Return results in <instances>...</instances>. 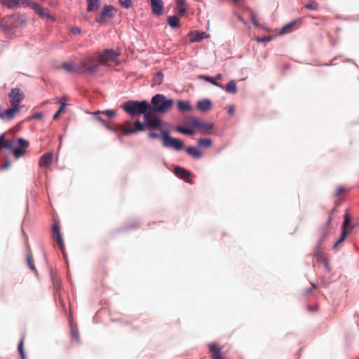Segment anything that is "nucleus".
I'll return each instance as SVG.
<instances>
[{"mask_svg": "<svg viewBox=\"0 0 359 359\" xmlns=\"http://www.w3.org/2000/svg\"><path fill=\"white\" fill-rule=\"evenodd\" d=\"M93 58H87V57L80 63L74 64L72 62H65L62 65V68L67 72L74 74H95L97 72V65L91 64Z\"/></svg>", "mask_w": 359, "mask_h": 359, "instance_id": "1", "label": "nucleus"}, {"mask_svg": "<svg viewBox=\"0 0 359 359\" xmlns=\"http://www.w3.org/2000/svg\"><path fill=\"white\" fill-rule=\"evenodd\" d=\"M134 127H132V121L128 120L124 121L123 124H116L114 126L105 123L103 126L109 131L115 133L118 138H121V135H129L131 134L137 133L140 130H142V126L139 120L135 121Z\"/></svg>", "mask_w": 359, "mask_h": 359, "instance_id": "2", "label": "nucleus"}, {"mask_svg": "<svg viewBox=\"0 0 359 359\" xmlns=\"http://www.w3.org/2000/svg\"><path fill=\"white\" fill-rule=\"evenodd\" d=\"M119 53L114 50L107 49L102 53H97L93 55L87 57V58H93L94 60L91 64L97 65V72L100 65H109L111 62L118 64L117 60Z\"/></svg>", "mask_w": 359, "mask_h": 359, "instance_id": "3", "label": "nucleus"}, {"mask_svg": "<svg viewBox=\"0 0 359 359\" xmlns=\"http://www.w3.org/2000/svg\"><path fill=\"white\" fill-rule=\"evenodd\" d=\"M172 99H167L163 94L155 95L151 100V108L152 111L158 113H166L173 107Z\"/></svg>", "mask_w": 359, "mask_h": 359, "instance_id": "4", "label": "nucleus"}, {"mask_svg": "<svg viewBox=\"0 0 359 359\" xmlns=\"http://www.w3.org/2000/svg\"><path fill=\"white\" fill-rule=\"evenodd\" d=\"M123 110L130 115L144 114L151 106L147 101H128L123 106Z\"/></svg>", "mask_w": 359, "mask_h": 359, "instance_id": "5", "label": "nucleus"}, {"mask_svg": "<svg viewBox=\"0 0 359 359\" xmlns=\"http://www.w3.org/2000/svg\"><path fill=\"white\" fill-rule=\"evenodd\" d=\"M144 123H141L142 126V130H140V131L144 130L145 128H158L161 123V120L158 118L155 114H154L151 109H149L144 114Z\"/></svg>", "mask_w": 359, "mask_h": 359, "instance_id": "6", "label": "nucleus"}, {"mask_svg": "<svg viewBox=\"0 0 359 359\" xmlns=\"http://www.w3.org/2000/svg\"><path fill=\"white\" fill-rule=\"evenodd\" d=\"M163 146L172 148L175 150H181L183 148V142L179 139L171 137L168 131H164L161 135Z\"/></svg>", "mask_w": 359, "mask_h": 359, "instance_id": "7", "label": "nucleus"}, {"mask_svg": "<svg viewBox=\"0 0 359 359\" xmlns=\"http://www.w3.org/2000/svg\"><path fill=\"white\" fill-rule=\"evenodd\" d=\"M351 219V218L350 215L348 212H346L344 215V221L342 226V233L340 236V238L334 244L333 249H336L337 247L346 239L348 233L352 229V227H350Z\"/></svg>", "mask_w": 359, "mask_h": 359, "instance_id": "8", "label": "nucleus"}, {"mask_svg": "<svg viewBox=\"0 0 359 359\" xmlns=\"http://www.w3.org/2000/svg\"><path fill=\"white\" fill-rule=\"evenodd\" d=\"M351 219V218L350 215L348 212H346L344 215V221L342 226V233L340 236V238L334 244L333 249H336L337 247L346 239L348 233L352 229V227H350Z\"/></svg>", "mask_w": 359, "mask_h": 359, "instance_id": "9", "label": "nucleus"}, {"mask_svg": "<svg viewBox=\"0 0 359 359\" xmlns=\"http://www.w3.org/2000/svg\"><path fill=\"white\" fill-rule=\"evenodd\" d=\"M190 126L199 128L202 131L207 132L213 128V123L205 122L203 120L196 116H191L188 119Z\"/></svg>", "mask_w": 359, "mask_h": 359, "instance_id": "10", "label": "nucleus"}, {"mask_svg": "<svg viewBox=\"0 0 359 359\" xmlns=\"http://www.w3.org/2000/svg\"><path fill=\"white\" fill-rule=\"evenodd\" d=\"M9 102L13 107H20L19 104L25 97L24 93L18 88H12L8 94Z\"/></svg>", "mask_w": 359, "mask_h": 359, "instance_id": "11", "label": "nucleus"}, {"mask_svg": "<svg viewBox=\"0 0 359 359\" xmlns=\"http://www.w3.org/2000/svg\"><path fill=\"white\" fill-rule=\"evenodd\" d=\"M52 237L53 239L56 241L61 251H64L65 244L62 238V236L60 232V227L58 223L55 222L52 229Z\"/></svg>", "mask_w": 359, "mask_h": 359, "instance_id": "12", "label": "nucleus"}, {"mask_svg": "<svg viewBox=\"0 0 359 359\" xmlns=\"http://www.w3.org/2000/svg\"><path fill=\"white\" fill-rule=\"evenodd\" d=\"M19 145L13 148V154L15 158H20L23 156L27 151V148L29 146V142L23 138H19L18 140Z\"/></svg>", "mask_w": 359, "mask_h": 359, "instance_id": "13", "label": "nucleus"}, {"mask_svg": "<svg viewBox=\"0 0 359 359\" xmlns=\"http://www.w3.org/2000/svg\"><path fill=\"white\" fill-rule=\"evenodd\" d=\"M116 13V9L112 6H105L103 8L101 15L97 19L99 22H104L114 18Z\"/></svg>", "mask_w": 359, "mask_h": 359, "instance_id": "14", "label": "nucleus"}, {"mask_svg": "<svg viewBox=\"0 0 359 359\" xmlns=\"http://www.w3.org/2000/svg\"><path fill=\"white\" fill-rule=\"evenodd\" d=\"M211 359H226L224 354L222 351V348L215 343L208 344Z\"/></svg>", "mask_w": 359, "mask_h": 359, "instance_id": "15", "label": "nucleus"}, {"mask_svg": "<svg viewBox=\"0 0 359 359\" xmlns=\"http://www.w3.org/2000/svg\"><path fill=\"white\" fill-rule=\"evenodd\" d=\"M332 220V216L331 214L329 215L326 222L320 228L319 233L320 238L319 239L320 243H323L326 237L330 233L331 231V222Z\"/></svg>", "mask_w": 359, "mask_h": 359, "instance_id": "16", "label": "nucleus"}, {"mask_svg": "<svg viewBox=\"0 0 359 359\" xmlns=\"http://www.w3.org/2000/svg\"><path fill=\"white\" fill-rule=\"evenodd\" d=\"M53 158V154L48 152L41 156L39 161V165L40 168H49L52 164Z\"/></svg>", "mask_w": 359, "mask_h": 359, "instance_id": "17", "label": "nucleus"}, {"mask_svg": "<svg viewBox=\"0 0 359 359\" xmlns=\"http://www.w3.org/2000/svg\"><path fill=\"white\" fill-rule=\"evenodd\" d=\"M20 107H13L6 109L5 112H0L1 118H6L7 120H12L17 113L20 111Z\"/></svg>", "mask_w": 359, "mask_h": 359, "instance_id": "18", "label": "nucleus"}, {"mask_svg": "<svg viewBox=\"0 0 359 359\" xmlns=\"http://www.w3.org/2000/svg\"><path fill=\"white\" fill-rule=\"evenodd\" d=\"M175 174L186 182H190L191 174L190 172L180 166H175L174 168Z\"/></svg>", "mask_w": 359, "mask_h": 359, "instance_id": "19", "label": "nucleus"}, {"mask_svg": "<svg viewBox=\"0 0 359 359\" xmlns=\"http://www.w3.org/2000/svg\"><path fill=\"white\" fill-rule=\"evenodd\" d=\"M32 9L41 18H50L55 20V18L49 13L48 9L43 8L38 4H32Z\"/></svg>", "mask_w": 359, "mask_h": 359, "instance_id": "20", "label": "nucleus"}, {"mask_svg": "<svg viewBox=\"0 0 359 359\" xmlns=\"http://www.w3.org/2000/svg\"><path fill=\"white\" fill-rule=\"evenodd\" d=\"M95 119L100 121L103 125L106 123V121L100 116V114H103L109 118L114 117L116 115V112L113 110H106L103 111H97L93 113Z\"/></svg>", "mask_w": 359, "mask_h": 359, "instance_id": "21", "label": "nucleus"}, {"mask_svg": "<svg viewBox=\"0 0 359 359\" xmlns=\"http://www.w3.org/2000/svg\"><path fill=\"white\" fill-rule=\"evenodd\" d=\"M152 13L156 15L163 13V3L161 0H150Z\"/></svg>", "mask_w": 359, "mask_h": 359, "instance_id": "22", "label": "nucleus"}, {"mask_svg": "<svg viewBox=\"0 0 359 359\" xmlns=\"http://www.w3.org/2000/svg\"><path fill=\"white\" fill-rule=\"evenodd\" d=\"M321 244L322 243H320V241H318V245L313 251V256L316 258V260L318 262L325 261V259L327 258V254L325 253L320 248Z\"/></svg>", "mask_w": 359, "mask_h": 359, "instance_id": "23", "label": "nucleus"}, {"mask_svg": "<svg viewBox=\"0 0 359 359\" xmlns=\"http://www.w3.org/2000/svg\"><path fill=\"white\" fill-rule=\"evenodd\" d=\"M211 107L212 102L210 100H202L197 102V108L201 111H208Z\"/></svg>", "mask_w": 359, "mask_h": 359, "instance_id": "24", "label": "nucleus"}, {"mask_svg": "<svg viewBox=\"0 0 359 359\" xmlns=\"http://www.w3.org/2000/svg\"><path fill=\"white\" fill-rule=\"evenodd\" d=\"M297 20H294L284 25L280 30V34H285L293 32L294 30V27L297 25Z\"/></svg>", "mask_w": 359, "mask_h": 359, "instance_id": "25", "label": "nucleus"}, {"mask_svg": "<svg viewBox=\"0 0 359 359\" xmlns=\"http://www.w3.org/2000/svg\"><path fill=\"white\" fill-rule=\"evenodd\" d=\"M175 9L180 17L184 16L187 11V8H185V0H177Z\"/></svg>", "mask_w": 359, "mask_h": 359, "instance_id": "26", "label": "nucleus"}, {"mask_svg": "<svg viewBox=\"0 0 359 359\" xmlns=\"http://www.w3.org/2000/svg\"><path fill=\"white\" fill-rule=\"evenodd\" d=\"M177 104L180 111H190L192 110V107L188 101L178 100Z\"/></svg>", "mask_w": 359, "mask_h": 359, "instance_id": "27", "label": "nucleus"}, {"mask_svg": "<svg viewBox=\"0 0 359 359\" xmlns=\"http://www.w3.org/2000/svg\"><path fill=\"white\" fill-rule=\"evenodd\" d=\"M186 151L188 154L196 158H199L203 156L202 151L197 147H189Z\"/></svg>", "mask_w": 359, "mask_h": 359, "instance_id": "28", "label": "nucleus"}, {"mask_svg": "<svg viewBox=\"0 0 359 359\" xmlns=\"http://www.w3.org/2000/svg\"><path fill=\"white\" fill-rule=\"evenodd\" d=\"M0 3L9 8H15L20 7L19 0H0Z\"/></svg>", "mask_w": 359, "mask_h": 359, "instance_id": "29", "label": "nucleus"}, {"mask_svg": "<svg viewBox=\"0 0 359 359\" xmlns=\"http://www.w3.org/2000/svg\"><path fill=\"white\" fill-rule=\"evenodd\" d=\"M223 89L229 93L236 94L237 93L236 82L233 80L230 81Z\"/></svg>", "mask_w": 359, "mask_h": 359, "instance_id": "30", "label": "nucleus"}, {"mask_svg": "<svg viewBox=\"0 0 359 359\" xmlns=\"http://www.w3.org/2000/svg\"><path fill=\"white\" fill-rule=\"evenodd\" d=\"M180 18L176 15H171L168 17V23L172 28L180 27Z\"/></svg>", "mask_w": 359, "mask_h": 359, "instance_id": "31", "label": "nucleus"}, {"mask_svg": "<svg viewBox=\"0 0 359 359\" xmlns=\"http://www.w3.org/2000/svg\"><path fill=\"white\" fill-rule=\"evenodd\" d=\"M163 80V74L161 72H156L152 79V86L160 85Z\"/></svg>", "mask_w": 359, "mask_h": 359, "instance_id": "32", "label": "nucleus"}, {"mask_svg": "<svg viewBox=\"0 0 359 359\" xmlns=\"http://www.w3.org/2000/svg\"><path fill=\"white\" fill-rule=\"evenodd\" d=\"M198 144L202 147L210 148L212 146V142L209 138H201L198 140Z\"/></svg>", "mask_w": 359, "mask_h": 359, "instance_id": "33", "label": "nucleus"}, {"mask_svg": "<svg viewBox=\"0 0 359 359\" xmlns=\"http://www.w3.org/2000/svg\"><path fill=\"white\" fill-rule=\"evenodd\" d=\"M25 338V335L23 334L21 339L19 341L18 347V352L20 355L21 359H26L25 351H24V347H23Z\"/></svg>", "mask_w": 359, "mask_h": 359, "instance_id": "34", "label": "nucleus"}, {"mask_svg": "<svg viewBox=\"0 0 359 359\" xmlns=\"http://www.w3.org/2000/svg\"><path fill=\"white\" fill-rule=\"evenodd\" d=\"M87 3L88 11L90 12L98 8L100 0H87Z\"/></svg>", "mask_w": 359, "mask_h": 359, "instance_id": "35", "label": "nucleus"}, {"mask_svg": "<svg viewBox=\"0 0 359 359\" xmlns=\"http://www.w3.org/2000/svg\"><path fill=\"white\" fill-rule=\"evenodd\" d=\"M176 130L184 135H193L195 134V131L193 129L186 128L180 126H177Z\"/></svg>", "mask_w": 359, "mask_h": 359, "instance_id": "36", "label": "nucleus"}, {"mask_svg": "<svg viewBox=\"0 0 359 359\" xmlns=\"http://www.w3.org/2000/svg\"><path fill=\"white\" fill-rule=\"evenodd\" d=\"M54 100L57 102V103H60V107L59 108V109L57 110V111L60 114H62V112H64L65 109V107H66V104H65V100H66V97H63L62 100V99H60V98H55Z\"/></svg>", "mask_w": 359, "mask_h": 359, "instance_id": "37", "label": "nucleus"}, {"mask_svg": "<svg viewBox=\"0 0 359 359\" xmlns=\"http://www.w3.org/2000/svg\"><path fill=\"white\" fill-rule=\"evenodd\" d=\"M202 78L203 79H205V81L211 83L212 84H213L214 86H216L217 87H219L220 88H224V86L218 82H217L215 81V79L210 77V76H203Z\"/></svg>", "mask_w": 359, "mask_h": 359, "instance_id": "38", "label": "nucleus"}, {"mask_svg": "<svg viewBox=\"0 0 359 359\" xmlns=\"http://www.w3.org/2000/svg\"><path fill=\"white\" fill-rule=\"evenodd\" d=\"M27 263L29 266V267L34 272H37L35 266H34V260H33V258L32 257L31 255H28L27 256Z\"/></svg>", "mask_w": 359, "mask_h": 359, "instance_id": "39", "label": "nucleus"}, {"mask_svg": "<svg viewBox=\"0 0 359 359\" xmlns=\"http://www.w3.org/2000/svg\"><path fill=\"white\" fill-rule=\"evenodd\" d=\"M318 4L314 1H310L309 4L305 5V8L309 10H318Z\"/></svg>", "mask_w": 359, "mask_h": 359, "instance_id": "40", "label": "nucleus"}, {"mask_svg": "<svg viewBox=\"0 0 359 359\" xmlns=\"http://www.w3.org/2000/svg\"><path fill=\"white\" fill-rule=\"evenodd\" d=\"M71 336H72V341H74L76 343L79 341V334L76 329L72 330Z\"/></svg>", "mask_w": 359, "mask_h": 359, "instance_id": "41", "label": "nucleus"}, {"mask_svg": "<svg viewBox=\"0 0 359 359\" xmlns=\"http://www.w3.org/2000/svg\"><path fill=\"white\" fill-rule=\"evenodd\" d=\"M119 3L125 8H129L133 6L131 0H119Z\"/></svg>", "mask_w": 359, "mask_h": 359, "instance_id": "42", "label": "nucleus"}, {"mask_svg": "<svg viewBox=\"0 0 359 359\" xmlns=\"http://www.w3.org/2000/svg\"><path fill=\"white\" fill-rule=\"evenodd\" d=\"M20 1V6H29L32 8V4H36V2L32 1V0H19Z\"/></svg>", "mask_w": 359, "mask_h": 359, "instance_id": "43", "label": "nucleus"}, {"mask_svg": "<svg viewBox=\"0 0 359 359\" xmlns=\"http://www.w3.org/2000/svg\"><path fill=\"white\" fill-rule=\"evenodd\" d=\"M205 32H197L193 39L194 41H198L202 39L205 38Z\"/></svg>", "mask_w": 359, "mask_h": 359, "instance_id": "44", "label": "nucleus"}, {"mask_svg": "<svg viewBox=\"0 0 359 359\" xmlns=\"http://www.w3.org/2000/svg\"><path fill=\"white\" fill-rule=\"evenodd\" d=\"M321 262L324 264V266H325L326 271L328 273H330L332 271V267L329 263L328 257L326 258L325 261H322Z\"/></svg>", "mask_w": 359, "mask_h": 359, "instance_id": "45", "label": "nucleus"}, {"mask_svg": "<svg viewBox=\"0 0 359 359\" xmlns=\"http://www.w3.org/2000/svg\"><path fill=\"white\" fill-rule=\"evenodd\" d=\"M14 142L12 140H6V143L4 144V148L6 149H13L14 148Z\"/></svg>", "mask_w": 359, "mask_h": 359, "instance_id": "46", "label": "nucleus"}, {"mask_svg": "<svg viewBox=\"0 0 359 359\" xmlns=\"http://www.w3.org/2000/svg\"><path fill=\"white\" fill-rule=\"evenodd\" d=\"M346 191V189L343 186H339L336 189V196H339L342 193Z\"/></svg>", "mask_w": 359, "mask_h": 359, "instance_id": "47", "label": "nucleus"}, {"mask_svg": "<svg viewBox=\"0 0 359 359\" xmlns=\"http://www.w3.org/2000/svg\"><path fill=\"white\" fill-rule=\"evenodd\" d=\"M81 32V29L79 27H72L71 28V32L74 34H79Z\"/></svg>", "mask_w": 359, "mask_h": 359, "instance_id": "48", "label": "nucleus"}, {"mask_svg": "<svg viewBox=\"0 0 359 359\" xmlns=\"http://www.w3.org/2000/svg\"><path fill=\"white\" fill-rule=\"evenodd\" d=\"M251 21L255 25H257V15L253 12L251 13Z\"/></svg>", "mask_w": 359, "mask_h": 359, "instance_id": "49", "label": "nucleus"}, {"mask_svg": "<svg viewBox=\"0 0 359 359\" xmlns=\"http://www.w3.org/2000/svg\"><path fill=\"white\" fill-rule=\"evenodd\" d=\"M148 136H149L150 138L156 139V138H158V137H160V134L156 133H154V132H150V133L148 134Z\"/></svg>", "mask_w": 359, "mask_h": 359, "instance_id": "50", "label": "nucleus"}, {"mask_svg": "<svg viewBox=\"0 0 359 359\" xmlns=\"http://www.w3.org/2000/svg\"><path fill=\"white\" fill-rule=\"evenodd\" d=\"M6 140L4 135L0 136V148H4Z\"/></svg>", "mask_w": 359, "mask_h": 359, "instance_id": "51", "label": "nucleus"}, {"mask_svg": "<svg viewBox=\"0 0 359 359\" xmlns=\"http://www.w3.org/2000/svg\"><path fill=\"white\" fill-rule=\"evenodd\" d=\"M235 112V107L233 105H230L228 107V113L230 115H233Z\"/></svg>", "mask_w": 359, "mask_h": 359, "instance_id": "52", "label": "nucleus"}, {"mask_svg": "<svg viewBox=\"0 0 359 359\" xmlns=\"http://www.w3.org/2000/svg\"><path fill=\"white\" fill-rule=\"evenodd\" d=\"M43 114L41 113H36L33 114L31 117L32 119H39L42 118Z\"/></svg>", "mask_w": 359, "mask_h": 359, "instance_id": "53", "label": "nucleus"}, {"mask_svg": "<svg viewBox=\"0 0 359 359\" xmlns=\"http://www.w3.org/2000/svg\"><path fill=\"white\" fill-rule=\"evenodd\" d=\"M238 19L242 22L245 25H248V22L246 20H245L241 15H238Z\"/></svg>", "mask_w": 359, "mask_h": 359, "instance_id": "54", "label": "nucleus"}, {"mask_svg": "<svg viewBox=\"0 0 359 359\" xmlns=\"http://www.w3.org/2000/svg\"><path fill=\"white\" fill-rule=\"evenodd\" d=\"M10 165V163L8 161H6L3 165H2V169L4 170H6L7 169Z\"/></svg>", "mask_w": 359, "mask_h": 359, "instance_id": "55", "label": "nucleus"}, {"mask_svg": "<svg viewBox=\"0 0 359 359\" xmlns=\"http://www.w3.org/2000/svg\"><path fill=\"white\" fill-rule=\"evenodd\" d=\"M269 39H267V38H266V37H264V38H262V39H260V38H257V41H258V42H264V41H269Z\"/></svg>", "mask_w": 359, "mask_h": 359, "instance_id": "56", "label": "nucleus"}, {"mask_svg": "<svg viewBox=\"0 0 359 359\" xmlns=\"http://www.w3.org/2000/svg\"><path fill=\"white\" fill-rule=\"evenodd\" d=\"M60 114H61L60 113H59L58 111H57V112L54 114V116H53V119H54V120L57 119Z\"/></svg>", "mask_w": 359, "mask_h": 359, "instance_id": "57", "label": "nucleus"}, {"mask_svg": "<svg viewBox=\"0 0 359 359\" xmlns=\"http://www.w3.org/2000/svg\"><path fill=\"white\" fill-rule=\"evenodd\" d=\"M222 77V74H219L216 76V78L215 79H221Z\"/></svg>", "mask_w": 359, "mask_h": 359, "instance_id": "58", "label": "nucleus"}]
</instances>
